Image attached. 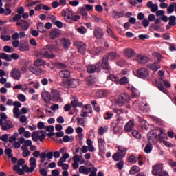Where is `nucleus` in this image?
Masks as SVG:
<instances>
[{"instance_id":"nucleus-25","label":"nucleus","mask_w":176,"mask_h":176,"mask_svg":"<svg viewBox=\"0 0 176 176\" xmlns=\"http://www.w3.org/2000/svg\"><path fill=\"white\" fill-rule=\"evenodd\" d=\"M105 144V140L102 138H99L98 140V145L99 148L100 152H104L105 151V146H104Z\"/></svg>"},{"instance_id":"nucleus-22","label":"nucleus","mask_w":176,"mask_h":176,"mask_svg":"<svg viewBox=\"0 0 176 176\" xmlns=\"http://www.w3.org/2000/svg\"><path fill=\"white\" fill-rule=\"evenodd\" d=\"M116 122H116V125L113 127L114 132H115V130L118 129V127H120V129L123 128V117L122 116L117 117Z\"/></svg>"},{"instance_id":"nucleus-2","label":"nucleus","mask_w":176,"mask_h":176,"mask_svg":"<svg viewBox=\"0 0 176 176\" xmlns=\"http://www.w3.org/2000/svg\"><path fill=\"white\" fill-rule=\"evenodd\" d=\"M108 60H109L108 56H104L102 58V63L100 65V67H101L102 69H104L106 74H109L111 71V66L109 65V62L108 61Z\"/></svg>"},{"instance_id":"nucleus-20","label":"nucleus","mask_w":176,"mask_h":176,"mask_svg":"<svg viewBox=\"0 0 176 176\" xmlns=\"http://www.w3.org/2000/svg\"><path fill=\"white\" fill-rule=\"evenodd\" d=\"M41 97L45 102L49 104L50 101H52V93H49L47 91L43 92L41 94Z\"/></svg>"},{"instance_id":"nucleus-50","label":"nucleus","mask_w":176,"mask_h":176,"mask_svg":"<svg viewBox=\"0 0 176 176\" xmlns=\"http://www.w3.org/2000/svg\"><path fill=\"white\" fill-rule=\"evenodd\" d=\"M113 111L114 113H117L118 116H120V115L124 113V111H123L122 109L113 108Z\"/></svg>"},{"instance_id":"nucleus-10","label":"nucleus","mask_w":176,"mask_h":176,"mask_svg":"<svg viewBox=\"0 0 176 176\" xmlns=\"http://www.w3.org/2000/svg\"><path fill=\"white\" fill-rule=\"evenodd\" d=\"M129 101H130V96H129V94L127 93H124V94H121L118 96V98L116 101V102H117V104H126Z\"/></svg>"},{"instance_id":"nucleus-53","label":"nucleus","mask_w":176,"mask_h":176,"mask_svg":"<svg viewBox=\"0 0 176 176\" xmlns=\"http://www.w3.org/2000/svg\"><path fill=\"white\" fill-rule=\"evenodd\" d=\"M3 50L6 52V53H13V47L9 46V45H6L3 47Z\"/></svg>"},{"instance_id":"nucleus-44","label":"nucleus","mask_w":176,"mask_h":176,"mask_svg":"<svg viewBox=\"0 0 176 176\" xmlns=\"http://www.w3.org/2000/svg\"><path fill=\"white\" fill-rule=\"evenodd\" d=\"M38 135H39V131L38 132L32 133V138L34 142H38V140H39Z\"/></svg>"},{"instance_id":"nucleus-52","label":"nucleus","mask_w":176,"mask_h":176,"mask_svg":"<svg viewBox=\"0 0 176 176\" xmlns=\"http://www.w3.org/2000/svg\"><path fill=\"white\" fill-rule=\"evenodd\" d=\"M112 118H113V113L109 111H107L104 116V119H105V120H109V119H112Z\"/></svg>"},{"instance_id":"nucleus-4","label":"nucleus","mask_w":176,"mask_h":176,"mask_svg":"<svg viewBox=\"0 0 176 176\" xmlns=\"http://www.w3.org/2000/svg\"><path fill=\"white\" fill-rule=\"evenodd\" d=\"M126 152L127 149L119 148L118 152L113 155L112 159L115 162H119L120 159H123L126 156Z\"/></svg>"},{"instance_id":"nucleus-11","label":"nucleus","mask_w":176,"mask_h":176,"mask_svg":"<svg viewBox=\"0 0 176 176\" xmlns=\"http://www.w3.org/2000/svg\"><path fill=\"white\" fill-rule=\"evenodd\" d=\"M147 138L150 144H156L157 142V133L155 131H150L148 133Z\"/></svg>"},{"instance_id":"nucleus-37","label":"nucleus","mask_w":176,"mask_h":176,"mask_svg":"<svg viewBox=\"0 0 176 176\" xmlns=\"http://www.w3.org/2000/svg\"><path fill=\"white\" fill-rule=\"evenodd\" d=\"M74 14H72V12L67 10L65 12V20L66 21H71V17L72 16H73Z\"/></svg>"},{"instance_id":"nucleus-48","label":"nucleus","mask_w":176,"mask_h":176,"mask_svg":"<svg viewBox=\"0 0 176 176\" xmlns=\"http://www.w3.org/2000/svg\"><path fill=\"white\" fill-rule=\"evenodd\" d=\"M80 19V16L79 15H72L70 18V21H67L70 24L72 23V21H78Z\"/></svg>"},{"instance_id":"nucleus-8","label":"nucleus","mask_w":176,"mask_h":176,"mask_svg":"<svg viewBox=\"0 0 176 176\" xmlns=\"http://www.w3.org/2000/svg\"><path fill=\"white\" fill-rule=\"evenodd\" d=\"M137 76L140 79H148L149 78V71H148V69L140 68L137 71Z\"/></svg>"},{"instance_id":"nucleus-60","label":"nucleus","mask_w":176,"mask_h":176,"mask_svg":"<svg viewBox=\"0 0 176 176\" xmlns=\"http://www.w3.org/2000/svg\"><path fill=\"white\" fill-rule=\"evenodd\" d=\"M78 124V126H82V127H85V120L82 118H77Z\"/></svg>"},{"instance_id":"nucleus-9","label":"nucleus","mask_w":176,"mask_h":176,"mask_svg":"<svg viewBox=\"0 0 176 176\" xmlns=\"http://www.w3.org/2000/svg\"><path fill=\"white\" fill-rule=\"evenodd\" d=\"M74 46L78 47V52L81 54H85L86 53V44H85V43L80 41H76L74 42Z\"/></svg>"},{"instance_id":"nucleus-18","label":"nucleus","mask_w":176,"mask_h":176,"mask_svg":"<svg viewBox=\"0 0 176 176\" xmlns=\"http://www.w3.org/2000/svg\"><path fill=\"white\" fill-rule=\"evenodd\" d=\"M137 61L140 64H146L149 61V58L147 56L139 54L137 55Z\"/></svg>"},{"instance_id":"nucleus-47","label":"nucleus","mask_w":176,"mask_h":176,"mask_svg":"<svg viewBox=\"0 0 176 176\" xmlns=\"http://www.w3.org/2000/svg\"><path fill=\"white\" fill-rule=\"evenodd\" d=\"M119 83L120 85H127L129 83V78L126 76L122 77L119 80Z\"/></svg>"},{"instance_id":"nucleus-58","label":"nucleus","mask_w":176,"mask_h":176,"mask_svg":"<svg viewBox=\"0 0 176 176\" xmlns=\"http://www.w3.org/2000/svg\"><path fill=\"white\" fill-rule=\"evenodd\" d=\"M107 56L110 60H111V61H113V60L116 58V53L115 52H111L108 54Z\"/></svg>"},{"instance_id":"nucleus-6","label":"nucleus","mask_w":176,"mask_h":176,"mask_svg":"<svg viewBox=\"0 0 176 176\" xmlns=\"http://www.w3.org/2000/svg\"><path fill=\"white\" fill-rule=\"evenodd\" d=\"M100 65L101 62H97L96 65L89 64L87 67V72L88 74H95L96 71L97 72H100V71H101V69L100 68Z\"/></svg>"},{"instance_id":"nucleus-21","label":"nucleus","mask_w":176,"mask_h":176,"mask_svg":"<svg viewBox=\"0 0 176 176\" xmlns=\"http://www.w3.org/2000/svg\"><path fill=\"white\" fill-rule=\"evenodd\" d=\"M146 6L148 9H151V11L152 12V13H155L157 12L159 9V6H157V4H153V1L147 2Z\"/></svg>"},{"instance_id":"nucleus-30","label":"nucleus","mask_w":176,"mask_h":176,"mask_svg":"<svg viewBox=\"0 0 176 176\" xmlns=\"http://www.w3.org/2000/svg\"><path fill=\"white\" fill-rule=\"evenodd\" d=\"M60 36V30L55 29L50 32V37L51 39H56Z\"/></svg>"},{"instance_id":"nucleus-7","label":"nucleus","mask_w":176,"mask_h":176,"mask_svg":"<svg viewBox=\"0 0 176 176\" xmlns=\"http://www.w3.org/2000/svg\"><path fill=\"white\" fill-rule=\"evenodd\" d=\"M51 101L53 102H61V101H63L61 94H60V91L52 90L51 91Z\"/></svg>"},{"instance_id":"nucleus-57","label":"nucleus","mask_w":176,"mask_h":176,"mask_svg":"<svg viewBox=\"0 0 176 176\" xmlns=\"http://www.w3.org/2000/svg\"><path fill=\"white\" fill-rule=\"evenodd\" d=\"M39 133H41V135H38V140L41 142H42V141H43V140H45L46 138V134L45 133V131H41Z\"/></svg>"},{"instance_id":"nucleus-28","label":"nucleus","mask_w":176,"mask_h":176,"mask_svg":"<svg viewBox=\"0 0 176 176\" xmlns=\"http://www.w3.org/2000/svg\"><path fill=\"white\" fill-rule=\"evenodd\" d=\"M59 76L63 78H67L71 76V72L69 70H61L59 72Z\"/></svg>"},{"instance_id":"nucleus-43","label":"nucleus","mask_w":176,"mask_h":176,"mask_svg":"<svg viewBox=\"0 0 176 176\" xmlns=\"http://www.w3.org/2000/svg\"><path fill=\"white\" fill-rule=\"evenodd\" d=\"M77 32H78V34H82V35H83L86 34V32H87V30L86 29V28H85V26H80L77 28Z\"/></svg>"},{"instance_id":"nucleus-49","label":"nucleus","mask_w":176,"mask_h":176,"mask_svg":"<svg viewBox=\"0 0 176 176\" xmlns=\"http://www.w3.org/2000/svg\"><path fill=\"white\" fill-rule=\"evenodd\" d=\"M43 155H45V158L48 159L49 160H52L53 159V152L50 151L47 153H46V151L43 152Z\"/></svg>"},{"instance_id":"nucleus-23","label":"nucleus","mask_w":176,"mask_h":176,"mask_svg":"<svg viewBox=\"0 0 176 176\" xmlns=\"http://www.w3.org/2000/svg\"><path fill=\"white\" fill-rule=\"evenodd\" d=\"M147 67L154 72H156V71H159V69H160V66L159 64H157V62H154L153 63H148Z\"/></svg>"},{"instance_id":"nucleus-38","label":"nucleus","mask_w":176,"mask_h":176,"mask_svg":"<svg viewBox=\"0 0 176 176\" xmlns=\"http://www.w3.org/2000/svg\"><path fill=\"white\" fill-rule=\"evenodd\" d=\"M78 171L80 174H84L85 175H88V172H87V168L85 166H80Z\"/></svg>"},{"instance_id":"nucleus-5","label":"nucleus","mask_w":176,"mask_h":176,"mask_svg":"<svg viewBox=\"0 0 176 176\" xmlns=\"http://www.w3.org/2000/svg\"><path fill=\"white\" fill-rule=\"evenodd\" d=\"M19 54L14 53L11 55H9L6 53L2 52L0 54V58H2V60H6V61L10 62L12 60H19Z\"/></svg>"},{"instance_id":"nucleus-63","label":"nucleus","mask_w":176,"mask_h":176,"mask_svg":"<svg viewBox=\"0 0 176 176\" xmlns=\"http://www.w3.org/2000/svg\"><path fill=\"white\" fill-rule=\"evenodd\" d=\"M4 153L6 155H7V156H8V157H13V155L12 154V149L6 148L4 151Z\"/></svg>"},{"instance_id":"nucleus-36","label":"nucleus","mask_w":176,"mask_h":176,"mask_svg":"<svg viewBox=\"0 0 176 176\" xmlns=\"http://www.w3.org/2000/svg\"><path fill=\"white\" fill-rule=\"evenodd\" d=\"M34 65H36L37 67H42L43 65H46V61H45L43 59L38 58L35 60Z\"/></svg>"},{"instance_id":"nucleus-29","label":"nucleus","mask_w":176,"mask_h":176,"mask_svg":"<svg viewBox=\"0 0 176 176\" xmlns=\"http://www.w3.org/2000/svg\"><path fill=\"white\" fill-rule=\"evenodd\" d=\"M156 87L160 90V91H162V93H167V89L164 88V86H163V81L160 80V82L157 81L155 83Z\"/></svg>"},{"instance_id":"nucleus-1","label":"nucleus","mask_w":176,"mask_h":176,"mask_svg":"<svg viewBox=\"0 0 176 176\" xmlns=\"http://www.w3.org/2000/svg\"><path fill=\"white\" fill-rule=\"evenodd\" d=\"M45 50H49L45 51L44 52V56L46 57V58H55L56 54L52 53V52H60L61 46L59 45L58 43L56 45L49 44L45 46Z\"/></svg>"},{"instance_id":"nucleus-51","label":"nucleus","mask_w":176,"mask_h":176,"mask_svg":"<svg viewBox=\"0 0 176 176\" xmlns=\"http://www.w3.org/2000/svg\"><path fill=\"white\" fill-rule=\"evenodd\" d=\"M20 20H21V15L19 14H16L12 18L13 23H19Z\"/></svg>"},{"instance_id":"nucleus-12","label":"nucleus","mask_w":176,"mask_h":176,"mask_svg":"<svg viewBox=\"0 0 176 176\" xmlns=\"http://www.w3.org/2000/svg\"><path fill=\"white\" fill-rule=\"evenodd\" d=\"M94 35L96 39H102L104 38V30L98 26H96L94 28Z\"/></svg>"},{"instance_id":"nucleus-19","label":"nucleus","mask_w":176,"mask_h":176,"mask_svg":"<svg viewBox=\"0 0 176 176\" xmlns=\"http://www.w3.org/2000/svg\"><path fill=\"white\" fill-rule=\"evenodd\" d=\"M60 45L63 47V49L68 50L71 46V41L67 38L60 39Z\"/></svg>"},{"instance_id":"nucleus-40","label":"nucleus","mask_w":176,"mask_h":176,"mask_svg":"<svg viewBox=\"0 0 176 176\" xmlns=\"http://www.w3.org/2000/svg\"><path fill=\"white\" fill-rule=\"evenodd\" d=\"M54 67H56V68H59L60 69H64L67 68V65L58 62L54 63Z\"/></svg>"},{"instance_id":"nucleus-24","label":"nucleus","mask_w":176,"mask_h":176,"mask_svg":"<svg viewBox=\"0 0 176 176\" xmlns=\"http://www.w3.org/2000/svg\"><path fill=\"white\" fill-rule=\"evenodd\" d=\"M85 80H86L87 85L88 86H93V85L94 83H96V82H97V80L96 79V77H94V76H87Z\"/></svg>"},{"instance_id":"nucleus-13","label":"nucleus","mask_w":176,"mask_h":176,"mask_svg":"<svg viewBox=\"0 0 176 176\" xmlns=\"http://www.w3.org/2000/svg\"><path fill=\"white\" fill-rule=\"evenodd\" d=\"M163 171V164H157L152 167V174L154 176L160 175V173Z\"/></svg>"},{"instance_id":"nucleus-42","label":"nucleus","mask_w":176,"mask_h":176,"mask_svg":"<svg viewBox=\"0 0 176 176\" xmlns=\"http://www.w3.org/2000/svg\"><path fill=\"white\" fill-rule=\"evenodd\" d=\"M169 25H176V16L174 15L169 16Z\"/></svg>"},{"instance_id":"nucleus-62","label":"nucleus","mask_w":176,"mask_h":176,"mask_svg":"<svg viewBox=\"0 0 176 176\" xmlns=\"http://www.w3.org/2000/svg\"><path fill=\"white\" fill-rule=\"evenodd\" d=\"M37 30L39 32L43 33L45 31H46L45 29H43V23H38L37 25Z\"/></svg>"},{"instance_id":"nucleus-45","label":"nucleus","mask_w":176,"mask_h":176,"mask_svg":"<svg viewBox=\"0 0 176 176\" xmlns=\"http://www.w3.org/2000/svg\"><path fill=\"white\" fill-rule=\"evenodd\" d=\"M153 148V146L152 144H151V143L148 144L144 148L145 153H151V152H152Z\"/></svg>"},{"instance_id":"nucleus-55","label":"nucleus","mask_w":176,"mask_h":176,"mask_svg":"<svg viewBox=\"0 0 176 176\" xmlns=\"http://www.w3.org/2000/svg\"><path fill=\"white\" fill-rule=\"evenodd\" d=\"M107 78L110 80H112V82H119V78L116 77L113 74H109V76Z\"/></svg>"},{"instance_id":"nucleus-61","label":"nucleus","mask_w":176,"mask_h":176,"mask_svg":"<svg viewBox=\"0 0 176 176\" xmlns=\"http://www.w3.org/2000/svg\"><path fill=\"white\" fill-rule=\"evenodd\" d=\"M13 113L14 118H20V113L19 112V107H14L13 109Z\"/></svg>"},{"instance_id":"nucleus-31","label":"nucleus","mask_w":176,"mask_h":176,"mask_svg":"<svg viewBox=\"0 0 176 176\" xmlns=\"http://www.w3.org/2000/svg\"><path fill=\"white\" fill-rule=\"evenodd\" d=\"M138 122L139 123L141 124L142 129H145L146 130L148 129V126H149V123H148L146 120H144V118L139 117Z\"/></svg>"},{"instance_id":"nucleus-3","label":"nucleus","mask_w":176,"mask_h":176,"mask_svg":"<svg viewBox=\"0 0 176 176\" xmlns=\"http://www.w3.org/2000/svg\"><path fill=\"white\" fill-rule=\"evenodd\" d=\"M61 85L67 89H75L78 85V81L76 79L66 80H63Z\"/></svg>"},{"instance_id":"nucleus-46","label":"nucleus","mask_w":176,"mask_h":176,"mask_svg":"<svg viewBox=\"0 0 176 176\" xmlns=\"http://www.w3.org/2000/svg\"><path fill=\"white\" fill-rule=\"evenodd\" d=\"M79 13L80 14H82L83 17H86L87 16V11L85 7H80L79 8Z\"/></svg>"},{"instance_id":"nucleus-54","label":"nucleus","mask_w":176,"mask_h":176,"mask_svg":"<svg viewBox=\"0 0 176 176\" xmlns=\"http://www.w3.org/2000/svg\"><path fill=\"white\" fill-rule=\"evenodd\" d=\"M131 134L133 137H134V138H137L138 140H140V138H141V133H140L138 131H133Z\"/></svg>"},{"instance_id":"nucleus-14","label":"nucleus","mask_w":176,"mask_h":176,"mask_svg":"<svg viewBox=\"0 0 176 176\" xmlns=\"http://www.w3.org/2000/svg\"><path fill=\"white\" fill-rule=\"evenodd\" d=\"M17 27H21L22 31H27L30 28V23L25 19H21L16 23Z\"/></svg>"},{"instance_id":"nucleus-33","label":"nucleus","mask_w":176,"mask_h":176,"mask_svg":"<svg viewBox=\"0 0 176 176\" xmlns=\"http://www.w3.org/2000/svg\"><path fill=\"white\" fill-rule=\"evenodd\" d=\"M107 32L108 35H109V36H111V38H113L116 41H119V38H118V36H116V35H115V33H113V30H112V29H111V28H109L108 26L107 28Z\"/></svg>"},{"instance_id":"nucleus-17","label":"nucleus","mask_w":176,"mask_h":176,"mask_svg":"<svg viewBox=\"0 0 176 176\" xmlns=\"http://www.w3.org/2000/svg\"><path fill=\"white\" fill-rule=\"evenodd\" d=\"M10 76L13 79L16 80H20V78H21V72L17 69H13L10 72Z\"/></svg>"},{"instance_id":"nucleus-39","label":"nucleus","mask_w":176,"mask_h":176,"mask_svg":"<svg viewBox=\"0 0 176 176\" xmlns=\"http://www.w3.org/2000/svg\"><path fill=\"white\" fill-rule=\"evenodd\" d=\"M91 104L93 105L96 112H100L101 109H100V104L97 103V100H92Z\"/></svg>"},{"instance_id":"nucleus-41","label":"nucleus","mask_w":176,"mask_h":176,"mask_svg":"<svg viewBox=\"0 0 176 176\" xmlns=\"http://www.w3.org/2000/svg\"><path fill=\"white\" fill-rule=\"evenodd\" d=\"M160 80L163 82L164 87L166 89H170L171 87V84L168 82V80L163 79V78H160Z\"/></svg>"},{"instance_id":"nucleus-34","label":"nucleus","mask_w":176,"mask_h":176,"mask_svg":"<svg viewBox=\"0 0 176 176\" xmlns=\"http://www.w3.org/2000/svg\"><path fill=\"white\" fill-rule=\"evenodd\" d=\"M123 16H124L123 12L113 11L112 17H113V19H120V17H123Z\"/></svg>"},{"instance_id":"nucleus-56","label":"nucleus","mask_w":176,"mask_h":176,"mask_svg":"<svg viewBox=\"0 0 176 176\" xmlns=\"http://www.w3.org/2000/svg\"><path fill=\"white\" fill-rule=\"evenodd\" d=\"M174 3H173L170 6L168 7L167 8V13L168 14H171V13L174 12Z\"/></svg>"},{"instance_id":"nucleus-15","label":"nucleus","mask_w":176,"mask_h":176,"mask_svg":"<svg viewBox=\"0 0 176 176\" xmlns=\"http://www.w3.org/2000/svg\"><path fill=\"white\" fill-rule=\"evenodd\" d=\"M30 72H32V74H34V75H42L43 74V70L41 69V67L36 66V65H34L33 66H31L30 68Z\"/></svg>"},{"instance_id":"nucleus-16","label":"nucleus","mask_w":176,"mask_h":176,"mask_svg":"<svg viewBox=\"0 0 176 176\" xmlns=\"http://www.w3.org/2000/svg\"><path fill=\"white\" fill-rule=\"evenodd\" d=\"M14 127V125L13 124V122L8 120L4 122L1 126V130H3V131H8V130H10V129H13Z\"/></svg>"},{"instance_id":"nucleus-27","label":"nucleus","mask_w":176,"mask_h":176,"mask_svg":"<svg viewBox=\"0 0 176 176\" xmlns=\"http://www.w3.org/2000/svg\"><path fill=\"white\" fill-rule=\"evenodd\" d=\"M108 96V91L104 89L99 90L96 92V96L99 98H105Z\"/></svg>"},{"instance_id":"nucleus-59","label":"nucleus","mask_w":176,"mask_h":176,"mask_svg":"<svg viewBox=\"0 0 176 176\" xmlns=\"http://www.w3.org/2000/svg\"><path fill=\"white\" fill-rule=\"evenodd\" d=\"M18 100L21 101V102H25L27 98H25V96L23 94H19L18 95Z\"/></svg>"},{"instance_id":"nucleus-64","label":"nucleus","mask_w":176,"mask_h":176,"mask_svg":"<svg viewBox=\"0 0 176 176\" xmlns=\"http://www.w3.org/2000/svg\"><path fill=\"white\" fill-rule=\"evenodd\" d=\"M30 166H34V167H36V159L34 157H31L29 160Z\"/></svg>"},{"instance_id":"nucleus-32","label":"nucleus","mask_w":176,"mask_h":176,"mask_svg":"<svg viewBox=\"0 0 176 176\" xmlns=\"http://www.w3.org/2000/svg\"><path fill=\"white\" fill-rule=\"evenodd\" d=\"M141 171V169H140V167L137 165H134L133 166L131 167L129 174L131 175H135V174H137V173H140Z\"/></svg>"},{"instance_id":"nucleus-26","label":"nucleus","mask_w":176,"mask_h":176,"mask_svg":"<svg viewBox=\"0 0 176 176\" xmlns=\"http://www.w3.org/2000/svg\"><path fill=\"white\" fill-rule=\"evenodd\" d=\"M134 122H133L132 120H130L128 123H126L125 124L124 126V130L125 131H128L129 133H130V131H133V129H134Z\"/></svg>"},{"instance_id":"nucleus-35","label":"nucleus","mask_w":176,"mask_h":176,"mask_svg":"<svg viewBox=\"0 0 176 176\" xmlns=\"http://www.w3.org/2000/svg\"><path fill=\"white\" fill-rule=\"evenodd\" d=\"M125 54L130 58L131 57H134L135 56V52L133 49L125 50Z\"/></svg>"}]
</instances>
